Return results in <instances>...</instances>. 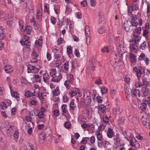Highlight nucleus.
Masks as SVG:
<instances>
[{"label": "nucleus", "mask_w": 150, "mask_h": 150, "mask_svg": "<svg viewBox=\"0 0 150 150\" xmlns=\"http://www.w3.org/2000/svg\"><path fill=\"white\" fill-rule=\"evenodd\" d=\"M133 71V72H135L138 79L139 77L141 76L142 74L144 73L145 69L141 66H139L138 68L137 67H134Z\"/></svg>", "instance_id": "obj_1"}, {"label": "nucleus", "mask_w": 150, "mask_h": 150, "mask_svg": "<svg viewBox=\"0 0 150 150\" xmlns=\"http://www.w3.org/2000/svg\"><path fill=\"white\" fill-rule=\"evenodd\" d=\"M85 34L87 44L88 45L90 42V31L88 26L86 25L85 27Z\"/></svg>", "instance_id": "obj_2"}, {"label": "nucleus", "mask_w": 150, "mask_h": 150, "mask_svg": "<svg viewBox=\"0 0 150 150\" xmlns=\"http://www.w3.org/2000/svg\"><path fill=\"white\" fill-rule=\"evenodd\" d=\"M130 145L132 147L139 149L140 147L139 142L134 137H132L129 143Z\"/></svg>", "instance_id": "obj_3"}, {"label": "nucleus", "mask_w": 150, "mask_h": 150, "mask_svg": "<svg viewBox=\"0 0 150 150\" xmlns=\"http://www.w3.org/2000/svg\"><path fill=\"white\" fill-rule=\"evenodd\" d=\"M132 89L130 88L129 86H127L125 85V92L126 97L127 98L129 97L128 96L130 94H131L132 92Z\"/></svg>", "instance_id": "obj_4"}, {"label": "nucleus", "mask_w": 150, "mask_h": 150, "mask_svg": "<svg viewBox=\"0 0 150 150\" xmlns=\"http://www.w3.org/2000/svg\"><path fill=\"white\" fill-rule=\"evenodd\" d=\"M98 133L96 134V137L97 138L99 142H98V147H100V145H102V144L103 143V138L102 137V134L98 131L97 132Z\"/></svg>", "instance_id": "obj_5"}, {"label": "nucleus", "mask_w": 150, "mask_h": 150, "mask_svg": "<svg viewBox=\"0 0 150 150\" xmlns=\"http://www.w3.org/2000/svg\"><path fill=\"white\" fill-rule=\"evenodd\" d=\"M14 127L13 125L8 123L6 125V130L9 131V132H12L13 130Z\"/></svg>", "instance_id": "obj_6"}, {"label": "nucleus", "mask_w": 150, "mask_h": 150, "mask_svg": "<svg viewBox=\"0 0 150 150\" xmlns=\"http://www.w3.org/2000/svg\"><path fill=\"white\" fill-rule=\"evenodd\" d=\"M114 134L113 130L111 128H109L107 132V135L109 138L112 137Z\"/></svg>", "instance_id": "obj_7"}, {"label": "nucleus", "mask_w": 150, "mask_h": 150, "mask_svg": "<svg viewBox=\"0 0 150 150\" xmlns=\"http://www.w3.org/2000/svg\"><path fill=\"white\" fill-rule=\"evenodd\" d=\"M33 6L31 5L30 3H28L26 5V6L25 8V10L26 11L29 12H32L33 11Z\"/></svg>", "instance_id": "obj_8"}, {"label": "nucleus", "mask_w": 150, "mask_h": 150, "mask_svg": "<svg viewBox=\"0 0 150 150\" xmlns=\"http://www.w3.org/2000/svg\"><path fill=\"white\" fill-rule=\"evenodd\" d=\"M131 94L136 96H137L139 97H140V91L139 90L137 89H133L132 92Z\"/></svg>", "instance_id": "obj_9"}, {"label": "nucleus", "mask_w": 150, "mask_h": 150, "mask_svg": "<svg viewBox=\"0 0 150 150\" xmlns=\"http://www.w3.org/2000/svg\"><path fill=\"white\" fill-rule=\"evenodd\" d=\"M62 79V75H59V76H55L52 78L51 81H53L55 82H59L60 80Z\"/></svg>", "instance_id": "obj_10"}, {"label": "nucleus", "mask_w": 150, "mask_h": 150, "mask_svg": "<svg viewBox=\"0 0 150 150\" xmlns=\"http://www.w3.org/2000/svg\"><path fill=\"white\" fill-rule=\"evenodd\" d=\"M99 24H103L104 23V18L102 13H100L99 14Z\"/></svg>", "instance_id": "obj_11"}, {"label": "nucleus", "mask_w": 150, "mask_h": 150, "mask_svg": "<svg viewBox=\"0 0 150 150\" xmlns=\"http://www.w3.org/2000/svg\"><path fill=\"white\" fill-rule=\"evenodd\" d=\"M84 96H86L87 97L88 100H90L89 103H90L91 102V99L89 97V95H90V93H91L90 91H89V90L88 89H85L84 90Z\"/></svg>", "instance_id": "obj_12"}, {"label": "nucleus", "mask_w": 150, "mask_h": 150, "mask_svg": "<svg viewBox=\"0 0 150 150\" xmlns=\"http://www.w3.org/2000/svg\"><path fill=\"white\" fill-rule=\"evenodd\" d=\"M28 150H36L35 146L31 144H29L26 146Z\"/></svg>", "instance_id": "obj_13"}, {"label": "nucleus", "mask_w": 150, "mask_h": 150, "mask_svg": "<svg viewBox=\"0 0 150 150\" xmlns=\"http://www.w3.org/2000/svg\"><path fill=\"white\" fill-rule=\"evenodd\" d=\"M53 95L54 96H58L60 93L59 88L57 86L56 88L52 91Z\"/></svg>", "instance_id": "obj_14"}, {"label": "nucleus", "mask_w": 150, "mask_h": 150, "mask_svg": "<svg viewBox=\"0 0 150 150\" xmlns=\"http://www.w3.org/2000/svg\"><path fill=\"white\" fill-rule=\"evenodd\" d=\"M11 86H10V91L11 93V95L12 96L16 98L17 99L19 97V95L16 92H15L14 91L12 92L11 90Z\"/></svg>", "instance_id": "obj_15"}, {"label": "nucleus", "mask_w": 150, "mask_h": 150, "mask_svg": "<svg viewBox=\"0 0 150 150\" xmlns=\"http://www.w3.org/2000/svg\"><path fill=\"white\" fill-rule=\"evenodd\" d=\"M147 106L146 103L143 102L140 105V108L142 111H144L146 110Z\"/></svg>", "instance_id": "obj_16"}, {"label": "nucleus", "mask_w": 150, "mask_h": 150, "mask_svg": "<svg viewBox=\"0 0 150 150\" xmlns=\"http://www.w3.org/2000/svg\"><path fill=\"white\" fill-rule=\"evenodd\" d=\"M130 57L132 59H133L132 60V62L133 63H135L136 61V55L135 54H133L131 52L130 53Z\"/></svg>", "instance_id": "obj_17"}, {"label": "nucleus", "mask_w": 150, "mask_h": 150, "mask_svg": "<svg viewBox=\"0 0 150 150\" xmlns=\"http://www.w3.org/2000/svg\"><path fill=\"white\" fill-rule=\"evenodd\" d=\"M144 87L145 88V89L143 92V95L144 96H146L148 95L150 91V89L149 88L147 87V86L146 87Z\"/></svg>", "instance_id": "obj_18"}, {"label": "nucleus", "mask_w": 150, "mask_h": 150, "mask_svg": "<svg viewBox=\"0 0 150 150\" xmlns=\"http://www.w3.org/2000/svg\"><path fill=\"white\" fill-rule=\"evenodd\" d=\"M25 96L27 98L31 96H34V98H35L37 96L36 95L34 94L33 93H31V92L29 91H28L25 93Z\"/></svg>", "instance_id": "obj_19"}, {"label": "nucleus", "mask_w": 150, "mask_h": 150, "mask_svg": "<svg viewBox=\"0 0 150 150\" xmlns=\"http://www.w3.org/2000/svg\"><path fill=\"white\" fill-rule=\"evenodd\" d=\"M70 108L72 110H74L76 108V105L74 104L73 100L70 103Z\"/></svg>", "instance_id": "obj_20"}, {"label": "nucleus", "mask_w": 150, "mask_h": 150, "mask_svg": "<svg viewBox=\"0 0 150 150\" xmlns=\"http://www.w3.org/2000/svg\"><path fill=\"white\" fill-rule=\"evenodd\" d=\"M99 109L103 113L106 109V107L104 105H100L99 107Z\"/></svg>", "instance_id": "obj_21"}, {"label": "nucleus", "mask_w": 150, "mask_h": 150, "mask_svg": "<svg viewBox=\"0 0 150 150\" xmlns=\"http://www.w3.org/2000/svg\"><path fill=\"white\" fill-rule=\"evenodd\" d=\"M50 77L48 74L45 73L44 74L43 79L44 81L46 82L49 80Z\"/></svg>", "instance_id": "obj_22"}, {"label": "nucleus", "mask_w": 150, "mask_h": 150, "mask_svg": "<svg viewBox=\"0 0 150 150\" xmlns=\"http://www.w3.org/2000/svg\"><path fill=\"white\" fill-rule=\"evenodd\" d=\"M104 26H101L99 28H98V33L100 34L103 33L105 31V29H104Z\"/></svg>", "instance_id": "obj_23"}, {"label": "nucleus", "mask_w": 150, "mask_h": 150, "mask_svg": "<svg viewBox=\"0 0 150 150\" xmlns=\"http://www.w3.org/2000/svg\"><path fill=\"white\" fill-rule=\"evenodd\" d=\"M26 30L28 34H29L32 30V28L30 26L27 25L25 27Z\"/></svg>", "instance_id": "obj_24"}, {"label": "nucleus", "mask_w": 150, "mask_h": 150, "mask_svg": "<svg viewBox=\"0 0 150 150\" xmlns=\"http://www.w3.org/2000/svg\"><path fill=\"white\" fill-rule=\"evenodd\" d=\"M114 40L115 41V42L118 44L121 41H122V40H121L120 37L119 36L115 37Z\"/></svg>", "instance_id": "obj_25"}, {"label": "nucleus", "mask_w": 150, "mask_h": 150, "mask_svg": "<svg viewBox=\"0 0 150 150\" xmlns=\"http://www.w3.org/2000/svg\"><path fill=\"white\" fill-rule=\"evenodd\" d=\"M146 44L145 41H144V42L140 46V48L142 50H144L146 48Z\"/></svg>", "instance_id": "obj_26"}, {"label": "nucleus", "mask_w": 150, "mask_h": 150, "mask_svg": "<svg viewBox=\"0 0 150 150\" xmlns=\"http://www.w3.org/2000/svg\"><path fill=\"white\" fill-rule=\"evenodd\" d=\"M33 78L36 79V82H40L41 79L40 76L38 75H35Z\"/></svg>", "instance_id": "obj_27"}, {"label": "nucleus", "mask_w": 150, "mask_h": 150, "mask_svg": "<svg viewBox=\"0 0 150 150\" xmlns=\"http://www.w3.org/2000/svg\"><path fill=\"white\" fill-rule=\"evenodd\" d=\"M39 138L40 141H44L46 139V136L44 134H41L39 135Z\"/></svg>", "instance_id": "obj_28"}, {"label": "nucleus", "mask_w": 150, "mask_h": 150, "mask_svg": "<svg viewBox=\"0 0 150 150\" xmlns=\"http://www.w3.org/2000/svg\"><path fill=\"white\" fill-rule=\"evenodd\" d=\"M65 127L67 129H69L71 128V123L68 122H66L64 124Z\"/></svg>", "instance_id": "obj_29"}, {"label": "nucleus", "mask_w": 150, "mask_h": 150, "mask_svg": "<svg viewBox=\"0 0 150 150\" xmlns=\"http://www.w3.org/2000/svg\"><path fill=\"white\" fill-rule=\"evenodd\" d=\"M56 69L55 68H54L51 70L50 74L52 76H53V75H55L56 74Z\"/></svg>", "instance_id": "obj_30"}, {"label": "nucleus", "mask_w": 150, "mask_h": 150, "mask_svg": "<svg viewBox=\"0 0 150 150\" xmlns=\"http://www.w3.org/2000/svg\"><path fill=\"white\" fill-rule=\"evenodd\" d=\"M114 140L115 142H116L117 144H118L120 142L121 139L120 137L118 136L116 138H115L114 139Z\"/></svg>", "instance_id": "obj_31"}, {"label": "nucleus", "mask_w": 150, "mask_h": 150, "mask_svg": "<svg viewBox=\"0 0 150 150\" xmlns=\"http://www.w3.org/2000/svg\"><path fill=\"white\" fill-rule=\"evenodd\" d=\"M101 50L103 52H109V48L107 47H104L103 48L101 49Z\"/></svg>", "instance_id": "obj_32"}, {"label": "nucleus", "mask_w": 150, "mask_h": 150, "mask_svg": "<svg viewBox=\"0 0 150 150\" xmlns=\"http://www.w3.org/2000/svg\"><path fill=\"white\" fill-rule=\"evenodd\" d=\"M42 40L39 38L38 39V40H36L35 41V42L36 43L38 44V45L39 46H40L42 45Z\"/></svg>", "instance_id": "obj_33"}, {"label": "nucleus", "mask_w": 150, "mask_h": 150, "mask_svg": "<svg viewBox=\"0 0 150 150\" xmlns=\"http://www.w3.org/2000/svg\"><path fill=\"white\" fill-rule=\"evenodd\" d=\"M146 57L145 54L142 52V53L139 57V59L140 60H142L144 59Z\"/></svg>", "instance_id": "obj_34"}, {"label": "nucleus", "mask_w": 150, "mask_h": 150, "mask_svg": "<svg viewBox=\"0 0 150 150\" xmlns=\"http://www.w3.org/2000/svg\"><path fill=\"white\" fill-rule=\"evenodd\" d=\"M69 61H66V62L64 64V69L66 70H68L69 68L68 66H69Z\"/></svg>", "instance_id": "obj_35"}, {"label": "nucleus", "mask_w": 150, "mask_h": 150, "mask_svg": "<svg viewBox=\"0 0 150 150\" xmlns=\"http://www.w3.org/2000/svg\"><path fill=\"white\" fill-rule=\"evenodd\" d=\"M64 41L63 38L60 37L58 40V45H59L61 44L64 42Z\"/></svg>", "instance_id": "obj_36"}, {"label": "nucleus", "mask_w": 150, "mask_h": 150, "mask_svg": "<svg viewBox=\"0 0 150 150\" xmlns=\"http://www.w3.org/2000/svg\"><path fill=\"white\" fill-rule=\"evenodd\" d=\"M142 29L140 27H137L135 29V32L138 34H140L141 32Z\"/></svg>", "instance_id": "obj_37"}, {"label": "nucleus", "mask_w": 150, "mask_h": 150, "mask_svg": "<svg viewBox=\"0 0 150 150\" xmlns=\"http://www.w3.org/2000/svg\"><path fill=\"white\" fill-rule=\"evenodd\" d=\"M67 105H63L62 106V112L65 113H66L67 111V110L66 109Z\"/></svg>", "instance_id": "obj_38"}, {"label": "nucleus", "mask_w": 150, "mask_h": 150, "mask_svg": "<svg viewBox=\"0 0 150 150\" xmlns=\"http://www.w3.org/2000/svg\"><path fill=\"white\" fill-rule=\"evenodd\" d=\"M38 97L39 98V99L41 100L42 101H43L44 99V95H43V93H41L40 95H39V93L38 94Z\"/></svg>", "instance_id": "obj_39"}, {"label": "nucleus", "mask_w": 150, "mask_h": 150, "mask_svg": "<svg viewBox=\"0 0 150 150\" xmlns=\"http://www.w3.org/2000/svg\"><path fill=\"white\" fill-rule=\"evenodd\" d=\"M38 115L39 118L40 119L44 117V113L43 111H40L39 112Z\"/></svg>", "instance_id": "obj_40"}, {"label": "nucleus", "mask_w": 150, "mask_h": 150, "mask_svg": "<svg viewBox=\"0 0 150 150\" xmlns=\"http://www.w3.org/2000/svg\"><path fill=\"white\" fill-rule=\"evenodd\" d=\"M143 81V85L144 86V87H146L147 86L148 87L149 86L148 83L145 79H144L142 80Z\"/></svg>", "instance_id": "obj_41"}, {"label": "nucleus", "mask_w": 150, "mask_h": 150, "mask_svg": "<svg viewBox=\"0 0 150 150\" xmlns=\"http://www.w3.org/2000/svg\"><path fill=\"white\" fill-rule=\"evenodd\" d=\"M72 52V49L70 47H68L67 48V53L68 54H71Z\"/></svg>", "instance_id": "obj_42"}, {"label": "nucleus", "mask_w": 150, "mask_h": 150, "mask_svg": "<svg viewBox=\"0 0 150 150\" xmlns=\"http://www.w3.org/2000/svg\"><path fill=\"white\" fill-rule=\"evenodd\" d=\"M70 83V82L69 80H67L64 83V85L68 88H69L70 86L69 85Z\"/></svg>", "instance_id": "obj_43"}, {"label": "nucleus", "mask_w": 150, "mask_h": 150, "mask_svg": "<svg viewBox=\"0 0 150 150\" xmlns=\"http://www.w3.org/2000/svg\"><path fill=\"white\" fill-rule=\"evenodd\" d=\"M96 99L98 103H101L102 102L103 100L101 97L100 96H97Z\"/></svg>", "instance_id": "obj_44"}, {"label": "nucleus", "mask_w": 150, "mask_h": 150, "mask_svg": "<svg viewBox=\"0 0 150 150\" xmlns=\"http://www.w3.org/2000/svg\"><path fill=\"white\" fill-rule=\"evenodd\" d=\"M28 70L31 71V70H35V67L29 64L28 66Z\"/></svg>", "instance_id": "obj_45"}, {"label": "nucleus", "mask_w": 150, "mask_h": 150, "mask_svg": "<svg viewBox=\"0 0 150 150\" xmlns=\"http://www.w3.org/2000/svg\"><path fill=\"white\" fill-rule=\"evenodd\" d=\"M101 91L102 93L104 94L107 91V88L105 87H103L101 89Z\"/></svg>", "instance_id": "obj_46"}, {"label": "nucleus", "mask_w": 150, "mask_h": 150, "mask_svg": "<svg viewBox=\"0 0 150 150\" xmlns=\"http://www.w3.org/2000/svg\"><path fill=\"white\" fill-rule=\"evenodd\" d=\"M0 130L4 132L6 130V125L0 126Z\"/></svg>", "instance_id": "obj_47"}, {"label": "nucleus", "mask_w": 150, "mask_h": 150, "mask_svg": "<svg viewBox=\"0 0 150 150\" xmlns=\"http://www.w3.org/2000/svg\"><path fill=\"white\" fill-rule=\"evenodd\" d=\"M54 115L55 116H58L59 115L60 113H59V111L58 110H54Z\"/></svg>", "instance_id": "obj_48"}, {"label": "nucleus", "mask_w": 150, "mask_h": 150, "mask_svg": "<svg viewBox=\"0 0 150 150\" xmlns=\"http://www.w3.org/2000/svg\"><path fill=\"white\" fill-rule=\"evenodd\" d=\"M33 24L35 29V30H38V29L39 25L37 22H34Z\"/></svg>", "instance_id": "obj_49"}, {"label": "nucleus", "mask_w": 150, "mask_h": 150, "mask_svg": "<svg viewBox=\"0 0 150 150\" xmlns=\"http://www.w3.org/2000/svg\"><path fill=\"white\" fill-rule=\"evenodd\" d=\"M51 23L53 24H54L56 22V19L54 17L52 16L51 18Z\"/></svg>", "instance_id": "obj_50"}, {"label": "nucleus", "mask_w": 150, "mask_h": 150, "mask_svg": "<svg viewBox=\"0 0 150 150\" xmlns=\"http://www.w3.org/2000/svg\"><path fill=\"white\" fill-rule=\"evenodd\" d=\"M74 54L75 55L78 57H79L80 56L79 52L77 50H75Z\"/></svg>", "instance_id": "obj_51"}, {"label": "nucleus", "mask_w": 150, "mask_h": 150, "mask_svg": "<svg viewBox=\"0 0 150 150\" xmlns=\"http://www.w3.org/2000/svg\"><path fill=\"white\" fill-rule=\"evenodd\" d=\"M0 107H1V109L3 110H4L6 108L5 106L4 103V102H2L0 104Z\"/></svg>", "instance_id": "obj_52"}, {"label": "nucleus", "mask_w": 150, "mask_h": 150, "mask_svg": "<svg viewBox=\"0 0 150 150\" xmlns=\"http://www.w3.org/2000/svg\"><path fill=\"white\" fill-rule=\"evenodd\" d=\"M142 122L143 125L145 126L147 125V124L149 123V122H148L147 121V119L146 118V119L144 118L142 121Z\"/></svg>", "instance_id": "obj_53"}, {"label": "nucleus", "mask_w": 150, "mask_h": 150, "mask_svg": "<svg viewBox=\"0 0 150 150\" xmlns=\"http://www.w3.org/2000/svg\"><path fill=\"white\" fill-rule=\"evenodd\" d=\"M42 14L41 13L39 12L38 11L37 12V18L38 19H41Z\"/></svg>", "instance_id": "obj_54"}, {"label": "nucleus", "mask_w": 150, "mask_h": 150, "mask_svg": "<svg viewBox=\"0 0 150 150\" xmlns=\"http://www.w3.org/2000/svg\"><path fill=\"white\" fill-rule=\"evenodd\" d=\"M132 24L131 25H130V27H132V26L137 27L138 24V23L137 22H133L132 21H131Z\"/></svg>", "instance_id": "obj_55"}, {"label": "nucleus", "mask_w": 150, "mask_h": 150, "mask_svg": "<svg viewBox=\"0 0 150 150\" xmlns=\"http://www.w3.org/2000/svg\"><path fill=\"white\" fill-rule=\"evenodd\" d=\"M133 10V7L132 6L128 8V13L131 14Z\"/></svg>", "instance_id": "obj_56"}, {"label": "nucleus", "mask_w": 150, "mask_h": 150, "mask_svg": "<svg viewBox=\"0 0 150 150\" xmlns=\"http://www.w3.org/2000/svg\"><path fill=\"white\" fill-rule=\"evenodd\" d=\"M90 142L91 143L93 144L95 142V138L93 136H92L90 137Z\"/></svg>", "instance_id": "obj_57"}, {"label": "nucleus", "mask_w": 150, "mask_h": 150, "mask_svg": "<svg viewBox=\"0 0 150 150\" xmlns=\"http://www.w3.org/2000/svg\"><path fill=\"white\" fill-rule=\"evenodd\" d=\"M19 136V132L18 131H16L14 133V138L16 139H18Z\"/></svg>", "instance_id": "obj_58"}, {"label": "nucleus", "mask_w": 150, "mask_h": 150, "mask_svg": "<svg viewBox=\"0 0 150 150\" xmlns=\"http://www.w3.org/2000/svg\"><path fill=\"white\" fill-rule=\"evenodd\" d=\"M76 94V92L75 91H71L69 93L71 97H72L75 96Z\"/></svg>", "instance_id": "obj_59"}, {"label": "nucleus", "mask_w": 150, "mask_h": 150, "mask_svg": "<svg viewBox=\"0 0 150 150\" xmlns=\"http://www.w3.org/2000/svg\"><path fill=\"white\" fill-rule=\"evenodd\" d=\"M32 55L36 58L38 57L39 56L38 54L36 53V51L34 50H33Z\"/></svg>", "instance_id": "obj_60"}, {"label": "nucleus", "mask_w": 150, "mask_h": 150, "mask_svg": "<svg viewBox=\"0 0 150 150\" xmlns=\"http://www.w3.org/2000/svg\"><path fill=\"white\" fill-rule=\"evenodd\" d=\"M141 37L137 35L136 38L135 39V42L136 43H137L141 40Z\"/></svg>", "instance_id": "obj_61"}, {"label": "nucleus", "mask_w": 150, "mask_h": 150, "mask_svg": "<svg viewBox=\"0 0 150 150\" xmlns=\"http://www.w3.org/2000/svg\"><path fill=\"white\" fill-rule=\"evenodd\" d=\"M103 122L105 123H107L109 122V118L107 116H105L103 118Z\"/></svg>", "instance_id": "obj_62"}, {"label": "nucleus", "mask_w": 150, "mask_h": 150, "mask_svg": "<svg viewBox=\"0 0 150 150\" xmlns=\"http://www.w3.org/2000/svg\"><path fill=\"white\" fill-rule=\"evenodd\" d=\"M91 6H95L96 5V1L95 0H91Z\"/></svg>", "instance_id": "obj_63"}, {"label": "nucleus", "mask_w": 150, "mask_h": 150, "mask_svg": "<svg viewBox=\"0 0 150 150\" xmlns=\"http://www.w3.org/2000/svg\"><path fill=\"white\" fill-rule=\"evenodd\" d=\"M55 59H59L61 58V55L59 54H54Z\"/></svg>", "instance_id": "obj_64"}]
</instances>
